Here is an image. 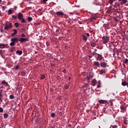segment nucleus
<instances>
[{"instance_id": "obj_1", "label": "nucleus", "mask_w": 128, "mask_h": 128, "mask_svg": "<svg viewBox=\"0 0 128 128\" xmlns=\"http://www.w3.org/2000/svg\"><path fill=\"white\" fill-rule=\"evenodd\" d=\"M110 41V39L108 38V37H104L103 38V44H106L107 48H110V46H108V42Z\"/></svg>"}, {"instance_id": "obj_2", "label": "nucleus", "mask_w": 128, "mask_h": 128, "mask_svg": "<svg viewBox=\"0 0 128 128\" xmlns=\"http://www.w3.org/2000/svg\"><path fill=\"white\" fill-rule=\"evenodd\" d=\"M11 28H12V23L5 24L4 29L6 30H10Z\"/></svg>"}, {"instance_id": "obj_3", "label": "nucleus", "mask_w": 128, "mask_h": 128, "mask_svg": "<svg viewBox=\"0 0 128 128\" xmlns=\"http://www.w3.org/2000/svg\"><path fill=\"white\" fill-rule=\"evenodd\" d=\"M106 66H108V64L106 62H100V66L102 68H106Z\"/></svg>"}, {"instance_id": "obj_4", "label": "nucleus", "mask_w": 128, "mask_h": 128, "mask_svg": "<svg viewBox=\"0 0 128 128\" xmlns=\"http://www.w3.org/2000/svg\"><path fill=\"white\" fill-rule=\"evenodd\" d=\"M118 2H121L120 4L122 6V4H126L128 0H118Z\"/></svg>"}, {"instance_id": "obj_5", "label": "nucleus", "mask_w": 128, "mask_h": 128, "mask_svg": "<svg viewBox=\"0 0 128 128\" xmlns=\"http://www.w3.org/2000/svg\"><path fill=\"white\" fill-rule=\"evenodd\" d=\"M24 18V16L22 15V13H18V20H20Z\"/></svg>"}, {"instance_id": "obj_6", "label": "nucleus", "mask_w": 128, "mask_h": 128, "mask_svg": "<svg viewBox=\"0 0 128 128\" xmlns=\"http://www.w3.org/2000/svg\"><path fill=\"white\" fill-rule=\"evenodd\" d=\"M99 104H108V101H106V100H100L98 102Z\"/></svg>"}, {"instance_id": "obj_7", "label": "nucleus", "mask_w": 128, "mask_h": 128, "mask_svg": "<svg viewBox=\"0 0 128 128\" xmlns=\"http://www.w3.org/2000/svg\"><path fill=\"white\" fill-rule=\"evenodd\" d=\"M18 41V38H11V42H16Z\"/></svg>"}, {"instance_id": "obj_8", "label": "nucleus", "mask_w": 128, "mask_h": 128, "mask_svg": "<svg viewBox=\"0 0 128 128\" xmlns=\"http://www.w3.org/2000/svg\"><path fill=\"white\" fill-rule=\"evenodd\" d=\"M26 40H28V39L26 38H20L19 40L21 42H26Z\"/></svg>"}, {"instance_id": "obj_9", "label": "nucleus", "mask_w": 128, "mask_h": 128, "mask_svg": "<svg viewBox=\"0 0 128 128\" xmlns=\"http://www.w3.org/2000/svg\"><path fill=\"white\" fill-rule=\"evenodd\" d=\"M122 86H128V82H127L126 81L122 82Z\"/></svg>"}, {"instance_id": "obj_10", "label": "nucleus", "mask_w": 128, "mask_h": 128, "mask_svg": "<svg viewBox=\"0 0 128 128\" xmlns=\"http://www.w3.org/2000/svg\"><path fill=\"white\" fill-rule=\"evenodd\" d=\"M2 84H5V86H8V84L7 83V82H6V80H2Z\"/></svg>"}, {"instance_id": "obj_11", "label": "nucleus", "mask_w": 128, "mask_h": 128, "mask_svg": "<svg viewBox=\"0 0 128 128\" xmlns=\"http://www.w3.org/2000/svg\"><path fill=\"white\" fill-rule=\"evenodd\" d=\"M56 14H57V16H64V12H56Z\"/></svg>"}, {"instance_id": "obj_12", "label": "nucleus", "mask_w": 128, "mask_h": 128, "mask_svg": "<svg viewBox=\"0 0 128 128\" xmlns=\"http://www.w3.org/2000/svg\"><path fill=\"white\" fill-rule=\"evenodd\" d=\"M94 66H96L99 67L100 66V62H94Z\"/></svg>"}, {"instance_id": "obj_13", "label": "nucleus", "mask_w": 128, "mask_h": 128, "mask_svg": "<svg viewBox=\"0 0 128 128\" xmlns=\"http://www.w3.org/2000/svg\"><path fill=\"white\" fill-rule=\"evenodd\" d=\"M6 46L4 44H0V48H4Z\"/></svg>"}, {"instance_id": "obj_14", "label": "nucleus", "mask_w": 128, "mask_h": 128, "mask_svg": "<svg viewBox=\"0 0 128 128\" xmlns=\"http://www.w3.org/2000/svg\"><path fill=\"white\" fill-rule=\"evenodd\" d=\"M90 44L93 48L96 46V43L94 42H90Z\"/></svg>"}, {"instance_id": "obj_15", "label": "nucleus", "mask_w": 128, "mask_h": 128, "mask_svg": "<svg viewBox=\"0 0 128 128\" xmlns=\"http://www.w3.org/2000/svg\"><path fill=\"white\" fill-rule=\"evenodd\" d=\"M16 54H19V56H20V55L22 54V50H20V51L17 50L16 52Z\"/></svg>"}, {"instance_id": "obj_16", "label": "nucleus", "mask_w": 128, "mask_h": 128, "mask_svg": "<svg viewBox=\"0 0 128 128\" xmlns=\"http://www.w3.org/2000/svg\"><path fill=\"white\" fill-rule=\"evenodd\" d=\"M16 34H18V31H16V30H14V33H13L12 36H16Z\"/></svg>"}, {"instance_id": "obj_17", "label": "nucleus", "mask_w": 128, "mask_h": 128, "mask_svg": "<svg viewBox=\"0 0 128 128\" xmlns=\"http://www.w3.org/2000/svg\"><path fill=\"white\" fill-rule=\"evenodd\" d=\"M83 40H84V42H86V40H88V38H86V36H83Z\"/></svg>"}, {"instance_id": "obj_18", "label": "nucleus", "mask_w": 128, "mask_h": 128, "mask_svg": "<svg viewBox=\"0 0 128 128\" xmlns=\"http://www.w3.org/2000/svg\"><path fill=\"white\" fill-rule=\"evenodd\" d=\"M106 72L104 70H101L100 72V74H105Z\"/></svg>"}, {"instance_id": "obj_19", "label": "nucleus", "mask_w": 128, "mask_h": 128, "mask_svg": "<svg viewBox=\"0 0 128 128\" xmlns=\"http://www.w3.org/2000/svg\"><path fill=\"white\" fill-rule=\"evenodd\" d=\"M12 14V10L10 9L8 10V14Z\"/></svg>"}, {"instance_id": "obj_20", "label": "nucleus", "mask_w": 128, "mask_h": 128, "mask_svg": "<svg viewBox=\"0 0 128 128\" xmlns=\"http://www.w3.org/2000/svg\"><path fill=\"white\" fill-rule=\"evenodd\" d=\"M124 124H128V119L125 118L124 120Z\"/></svg>"}, {"instance_id": "obj_21", "label": "nucleus", "mask_w": 128, "mask_h": 128, "mask_svg": "<svg viewBox=\"0 0 128 128\" xmlns=\"http://www.w3.org/2000/svg\"><path fill=\"white\" fill-rule=\"evenodd\" d=\"M109 0V4H110L112 6V3L114 2V0Z\"/></svg>"}, {"instance_id": "obj_22", "label": "nucleus", "mask_w": 128, "mask_h": 128, "mask_svg": "<svg viewBox=\"0 0 128 128\" xmlns=\"http://www.w3.org/2000/svg\"><path fill=\"white\" fill-rule=\"evenodd\" d=\"M21 22H22V24L26 23V20H24V18H22L21 19Z\"/></svg>"}, {"instance_id": "obj_23", "label": "nucleus", "mask_w": 128, "mask_h": 128, "mask_svg": "<svg viewBox=\"0 0 128 128\" xmlns=\"http://www.w3.org/2000/svg\"><path fill=\"white\" fill-rule=\"evenodd\" d=\"M120 110H126V108H125L124 106H121L120 107Z\"/></svg>"}, {"instance_id": "obj_24", "label": "nucleus", "mask_w": 128, "mask_h": 128, "mask_svg": "<svg viewBox=\"0 0 128 128\" xmlns=\"http://www.w3.org/2000/svg\"><path fill=\"white\" fill-rule=\"evenodd\" d=\"M8 116V114H4V118H7Z\"/></svg>"}, {"instance_id": "obj_25", "label": "nucleus", "mask_w": 128, "mask_h": 128, "mask_svg": "<svg viewBox=\"0 0 128 128\" xmlns=\"http://www.w3.org/2000/svg\"><path fill=\"white\" fill-rule=\"evenodd\" d=\"M32 17H28V22H32Z\"/></svg>"}, {"instance_id": "obj_26", "label": "nucleus", "mask_w": 128, "mask_h": 128, "mask_svg": "<svg viewBox=\"0 0 128 128\" xmlns=\"http://www.w3.org/2000/svg\"><path fill=\"white\" fill-rule=\"evenodd\" d=\"M14 26H15L16 28H18L19 24L18 22H16L14 24Z\"/></svg>"}, {"instance_id": "obj_27", "label": "nucleus", "mask_w": 128, "mask_h": 128, "mask_svg": "<svg viewBox=\"0 0 128 128\" xmlns=\"http://www.w3.org/2000/svg\"><path fill=\"white\" fill-rule=\"evenodd\" d=\"M10 98L11 100H12V99L14 98V95H10Z\"/></svg>"}, {"instance_id": "obj_28", "label": "nucleus", "mask_w": 128, "mask_h": 128, "mask_svg": "<svg viewBox=\"0 0 128 128\" xmlns=\"http://www.w3.org/2000/svg\"><path fill=\"white\" fill-rule=\"evenodd\" d=\"M51 116H52V118H54V116H56V114H54V113H52V114H51Z\"/></svg>"}, {"instance_id": "obj_29", "label": "nucleus", "mask_w": 128, "mask_h": 128, "mask_svg": "<svg viewBox=\"0 0 128 128\" xmlns=\"http://www.w3.org/2000/svg\"><path fill=\"white\" fill-rule=\"evenodd\" d=\"M94 56L95 58H98L100 56V54L96 53Z\"/></svg>"}, {"instance_id": "obj_30", "label": "nucleus", "mask_w": 128, "mask_h": 128, "mask_svg": "<svg viewBox=\"0 0 128 128\" xmlns=\"http://www.w3.org/2000/svg\"><path fill=\"white\" fill-rule=\"evenodd\" d=\"M44 78H46V76H44V75H42L41 76L40 80H44Z\"/></svg>"}, {"instance_id": "obj_31", "label": "nucleus", "mask_w": 128, "mask_h": 128, "mask_svg": "<svg viewBox=\"0 0 128 128\" xmlns=\"http://www.w3.org/2000/svg\"><path fill=\"white\" fill-rule=\"evenodd\" d=\"M10 46H14V43L13 42H12L10 43Z\"/></svg>"}, {"instance_id": "obj_32", "label": "nucleus", "mask_w": 128, "mask_h": 128, "mask_svg": "<svg viewBox=\"0 0 128 128\" xmlns=\"http://www.w3.org/2000/svg\"><path fill=\"white\" fill-rule=\"evenodd\" d=\"M0 112H4V109L0 107Z\"/></svg>"}, {"instance_id": "obj_33", "label": "nucleus", "mask_w": 128, "mask_h": 128, "mask_svg": "<svg viewBox=\"0 0 128 128\" xmlns=\"http://www.w3.org/2000/svg\"><path fill=\"white\" fill-rule=\"evenodd\" d=\"M96 80L92 81V84L93 86H94L96 84Z\"/></svg>"}, {"instance_id": "obj_34", "label": "nucleus", "mask_w": 128, "mask_h": 128, "mask_svg": "<svg viewBox=\"0 0 128 128\" xmlns=\"http://www.w3.org/2000/svg\"><path fill=\"white\" fill-rule=\"evenodd\" d=\"M112 126V128H118V126L114 125V126Z\"/></svg>"}, {"instance_id": "obj_35", "label": "nucleus", "mask_w": 128, "mask_h": 128, "mask_svg": "<svg viewBox=\"0 0 128 128\" xmlns=\"http://www.w3.org/2000/svg\"><path fill=\"white\" fill-rule=\"evenodd\" d=\"M12 18H14V20L17 18V17L16 16H12Z\"/></svg>"}, {"instance_id": "obj_36", "label": "nucleus", "mask_w": 128, "mask_h": 128, "mask_svg": "<svg viewBox=\"0 0 128 128\" xmlns=\"http://www.w3.org/2000/svg\"><path fill=\"white\" fill-rule=\"evenodd\" d=\"M21 76H26V72H22Z\"/></svg>"}, {"instance_id": "obj_37", "label": "nucleus", "mask_w": 128, "mask_h": 128, "mask_svg": "<svg viewBox=\"0 0 128 128\" xmlns=\"http://www.w3.org/2000/svg\"><path fill=\"white\" fill-rule=\"evenodd\" d=\"M128 59H126L125 61H124V63L125 64H128Z\"/></svg>"}, {"instance_id": "obj_38", "label": "nucleus", "mask_w": 128, "mask_h": 128, "mask_svg": "<svg viewBox=\"0 0 128 128\" xmlns=\"http://www.w3.org/2000/svg\"><path fill=\"white\" fill-rule=\"evenodd\" d=\"M15 70H18V66H16L14 68Z\"/></svg>"}, {"instance_id": "obj_39", "label": "nucleus", "mask_w": 128, "mask_h": 128, "mask_svg": "<svg viewBox=\"0 0 128 128\" xmlns=\"http://www.w3.org/2000/svg\"><path fill=\"white\" fill-rule=\"evenodd\" d=\"M68 86H65V89L68 90Z\"/></svg>"}, {"instance_id": "obj_40", "label": "nucleus", "mask_w": 128, "mask_h": 128, "mask_svg": "<svg viewBox=\"0 0 128 128\" xmlns=\"http://www.w3.org/2000/svg\"><path fill=\"white\" fill-rule=\"evenodd\" d=\"M22 38H24V37H26V35L23 34H22Z\"/></svg>"}, {"instance_id": "obj_41", "label": "nucleus", "mask_w": 128, "mask_h": 128, "mask_svg": "<svg viewBox=\"0 0 128 128\" xmlns=\"http://www.w3.org/2000/svg\"><path fill=\"white\" fill-rule=\"evenodd\" d=\"M48 0H43V2H44V4H46V2H48Z\"/></svg>"}, {"instance_id": "obj_42", "label": "nucleus", "mask_w": 128, "mask_h": 128, "mask_svg": "<svg viewBox=\"0 0 128 128\" xmlns=\"http://www.w3.org/2000/svg\"><path fill=\"white\" fill-rule=\"evenodd\" d=\"M96 52H92V56H96Z\"/></svg>"}, {"instance_id": "obj_43", "label": "nucleus", "mask_w": 128, "mask_h": 128, "mask_svg": "<svg viewBox=\"0 0 128 128\" xmlns=\"http://www.w3.org/2000/svg\"><path fill=\"white\" fill-rule=\"evenodd\" d=\"M10 52H14V49L13 48L11 49L10 50Z\"/></svg>"}, {"instance_id": "obj_44", "label": "nucleus", "mask_w": 128, "mask_h": 128, "mask_svg": "<svg viewBox=\"0 0 128 128\" xmlns=\"http://www.w3.org/2000/svg\"><path fill=\"white\" fill-rule=\"evenodd\" d=\"M63 72H64V74H66V70H63Z\"/></svg>"}, {"instance_id": "obj_45", "label": "nucleus", "mask_w": 128, "mask_h": 128, "mask_svg": "<svg viewBox=\"0 0 128 128\" xmlns=\"http://www.w3.org/2000/svg\"><path fill=\"white\" fill-rule=\"evenodd\" d=\"M2 96V93L0 92V100Z\"/></svg>"}, {"instance_id": "obj_46", "label": "nucleus", "mask_w": 128, "mask_h": 128, "mask_svg": "<svg viewBox=\"0 0 128 128\" xmlns=\"http://www.w3.org/2000/svg\"><path fill=\"white\" fill-rule=\"evenodd\" d=\"M86 34L88 37L90 36V34L88 33H86Z\"/></svg>"}, {"instance_id": "obj_47", "label": "nucleus", "mask_w": 128, "mask_h": 128, "mask_svg": "<svg viewBox=\"0 0 128 128\" xmlns=\"http://www.w3.org/2000/svg\"><path fill=\"white\" fill-rule=\"evenodd\" d=\"M69 14H71V16H72V14H74L72 13V12H70V13H69Z\"/></svg>"}, {"instance_id": "obj_48", "label": "nucleus", "mask_w": 128, "mask_h": 128, "mask_svg": "<svg viewBox=\"0 0 128 128\" xmlns=\"http://www.w3.org/2000/svg\"><path fill=\"white\" fill-rule=\"evenodd\" d=\"M97 88H100V85H98Z\"/></svg>"}, {"instance_id": "obj_49", "label": "nucleus", "mask_w": 128, "mask_h": 128, "mask_svg": "<svg viewBox=\"0 0 128 128\" xmlns=\"http://www.w3.org/2000/svg\"><path fill=\"white\" fill-rule=\"evenodd\" d=\"M92 20H96V18H92Z\"/></svg>"}, {"instance_id": "obj_50", "label": "nucleus", "mask_w": 128, "mask_h": 128, "mask_svg": "<svg viewBox=\"0 0 128 128\" xmlns=\"http://www.w3.org/2000/svg\"><path fill=\"white\" fill-rule=\"evenodd\" d=\"M72 78H70V77H69V78H68V80H70V79H71Z\"/></svg>"}, {"instance_id": "obj_51", "label": "nucleus", "mask_w": 128, "mask_h": 128, "mask_svg": "<svg viewBox=\"0 0 128 128\" xmlns=\"http://www.w3.org/2000/svg\"><path fill=\"white\" fill-rule=\"evenodd\" d=\"M88 57L90 58H91L92 56H88Z\"/></svg>"}, {"instance_id": "obj_52", "label": "nucleus", "mask_w": 128, "mask_h": 128, "mask_svg": "<svg viewBox=\"0 0 128 128\" xmlns=\"http://www.w3.org/2000/svg\"><path fill=\"white\" fill-rule=\"evenodd\" d=\"M2 3V0H0V4Z\"/></svg>"}, {"instance_id": "obj_53", "label": "nucleus", "mask_w": 128, "mask_h": 128, "mask_svg": "<svg viewBox=\"0 0 128 128\" xmlns=\"http://www.w3.org/2000/svg\"><path fill=\"white\" fill-rule=\"evenodd\" d=\"M0 32H2V30H1Z\"/></svg>"}, {"instance_id": "obj_54", "label": "nucleus", "mask_w": 128, "mask_h": 128, "mask_svg": "<svg viewBox=\"0 0 128 128\" xmlns=\"http://www.w3.org/2000/svg\"><path fill=\"white\" fill-rule=\"evenodd\" d=\"M2 88V87H0V88Z\"/></svg>"}, {"instance_id": "obj_55", "label": "nucleus", "mask_w": 128, "mask_h": 128, "mask_svg": "<svg viewBox=\"0 0 128 128\" xmlns=\"http://www.w3.org/2000/svg\"><path fill=\"white\" fill-rule=\"evenodd\" d=\"M112 128V126H110V128Z\"/></svg>"}, {"instance_id": "obj_56", "label": "nucleus", "mask_w": 128, "mask_h": 128, "mask_svg": "<svg viewBox=\"0 0 128 128\" xmlns=\"http://www.w3.org/2000/svg\"><path fill=\"white\" fill-rule=\"evenodd\" d=\"M1 92H2V90H0Z\"/></svg>"}, {"instance_id": "obj_57", "label": "nucleus", "mask_w": 128, "mask_h": 128, "mask_svg": "<svg viewBox=\"0 0 128 128\" xmlns=\"http://www.w3.org/2000/svg\"><path fill=\"white\" fill-rule=\"evenodd\" d=\"M113 95L114 96V94H113Z\"/></svg>"}, {"instance_id": "obj_58", "label": "nucleus", "mask_w": 128, "mask_h": 128, "mask_svg": "<svg viewBox=\"0 0 128 128\" xmlns=\"http://www.w3.org/2000/svg\"><path fill=\"white\" fill-rule=\"evenodd\" d=\"M0 128H2L0 127Z\"/></svg>"}]
</instances>
